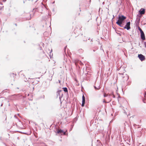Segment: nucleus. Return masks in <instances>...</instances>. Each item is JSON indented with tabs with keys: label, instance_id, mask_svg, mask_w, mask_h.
<instances>
[{
	"label": "nucleus",
	"instance_id": "f257e3e1",
	"mask_svg": "<svg viewBox=\"0 0 146 146\" xmlns=\"http://www.w3.org/2000/svg\"><path fill=\"white\" fill-rule=\"evenodd\" d=\"M114 97V96L113 95H108L106 94H104V97H106V98L104 100V102H109L111 100V97Z\"/></svg>",
	"mask_w": 146,
	"mask_h": 146
},
{
	"label": "nucleus",
	"instance_id": "f03ea898",
	"mask_svg": "<svg viewBox=\"0 0 146 146\" xmlns=\"http://www.w3.org/2000/svg\"><path fill=\"white\" fill-rule=\"evenodd\" d=\"M125 19L126 17L123 15L119 16L118 18V20L116 22V23L120 26L121 27V24L123 21Z\"/></svg>",
	"mask_w": 146,
	"mask_h": 146
},
{
	"label": "nucleus",
	"instance_id": "7ed1b4c3",
	"mask_svg": "<svg viewBox=\"0 0 146 146\" xmlns=\"http://www.w3.org/2000/svg\"><path fill=\"white\" fill-rule=\"evenodd\" d=\"M63 96V93L61 90H60L58 91L57 92V97H58L60 100H61V99L62 98Z\"/></svg>",
	"mask_w": 146,
	"mask_h": 146
},
{
	"label": "nucleus",
	"instance_id": "20e7f679",
	"mask_svg": "<svg viewBox=\"0 0 146 146\" xmlns=\"http://www.w3.org/2000/svg\"><path fill=\"white\" fill-rule=\"evenodd\" d=\"M57 135H65L66 132L63 131V130L61 129H58L57 130V133H56Z\"/></svg>",
	"mask_w": 146,
	"mask_h": 146
},
{
	"label": "nucleus",
	"instance_id": "39448f33",
	"mask_svg": "<svg viewBox=\"0 0 146 146\" xmlns=\"http://www.w3.org/2000/svg\"><path fill=\"white\" fill-rule=\"evenodd\" d=\"M138 57L140 60L141 61H143L145 60V56L141 54H139L138 55Z\"/></svg>",
	"mask_w": 146,
	"mask_h": 146
},
{
	"label": "nucleus",
	"instance_id": "423d86ee",
	"mask_svg": "<svg viewBox=\"0 0 146 146\" xmlns=\"http://www.w3.org/2000/svg\"><path fill=\"white\" fill-rule=\"evenodd\" d=\"M130 22H127L126 25L125 27H124V29H126L127 30H128L130 29Z\"/></svg>",
	"mask_w": 146,
	"mask_h": 146
},
{
	"label": "nucleus",
	"instance_id": "0eeeda50",
	"mask_svg": "<svg viewBox=\"0 0 146 146\" xmlns=\"http://www.w3.org/2000/svg\"><path fill=\"white\" fill-rule=\"evenodd\" d=\"M139 13L140 15L144 14L145 13V9L143 8H141L139 11Z\"/></svg>",
	"mask_w": 146,
	"mask_h": 146
},
{
	"label": "nucleus",
	"instance_id": "6e6552de",
	"mask_svg": "<svg viewBox=\"0 0 146 146\" xmlns=\"http://www.w3.org/2000/svg\"><path fill=\"white\" fill-rule=\"evenodd\" d=\"M82 106L84 107V104L85 103V98L84 95L82 97Z\"/></svg>",
	"mask_w": 146,
	"mask_h": 146
},
{
	"label": "nucleus",
	"instance_id": "1a4fd4ad",
	"mask_svg": "<svg viewBox=\"0 0 146 146\" xmlns=\"http://www.w3.org/2000/svg\"><path fill=\"white\" fill-rule=\"evenodd\" d=\"M141 33V38L143 40H145V35L143 32H142Z\"/></svg>",
	"mask_w": 146,
	"mask_h": 146
},
{
	"label": "nucleus",
	"instance_id": "9d476101",
	"mask_svg": "<svg viewBox=\"0 0 146 146\" xmlns=\"http://www.w3.org/2000/svg\"><path fill=\"white\" fill-rule=\"evenodd\" d=\"M100 85L99 86H98V85H97L96 84V83L95 84V85L94 86V87L95 89L96 90H98L100 88Z\"/></svg>",
	"mask_w": 146,
	"mask_h": 146
},
{
	"label": "nucleus",
	"instance_id": "9b49d317",
	"mask_svg": "<svg viewBox=\"0 0 146 146\" xmlns=\"http://www.w3.org/2000/svg\"><path fill=\"white\" fill-rule=\"evenodd\" d=\"M63 90L65 92H68V90L65 87L63 88Z\"/></svg>",
	"mask_w": 146,
	"mask_h": 146
},
{
	"label": "nucleus",
	"instance_id": "f8f14e48",
	"mask_svg": "<svg viewBox=\"0 0 146 146\" xmlns=\"http://www.w3.org/2000/svg\"><path fill=\"white\" fill-rule=\"evenodd\" d=\"M138 29L139 30V31H140V33L143 32V31H142V30H141V29L139 27Z\"/></svg>",
	"mask_w": 146,
	"mask_h": 146
},
{
	"label": "nucleus",
	"instance_id": "ddd939ff",
	"mask_svg": "<svg viewBox=\"0 0 146 146\" xmlns=\"http://www.w3.org/2000/svg\"><path fill=\"white\" fill-rule=\"evenodd\" d=\"M80 62V64L82 65V64H83L81 62Z\"/></svg>",
	"mask_w": 146,
	"mask_h": 146
},
{
	"label": "nucleus",
	"instance_id": "4468645a",
	"mask_svg": "<svg viewBox=\"0 0 146 146\" xmlns=\"http://www.w3.org/2000/svg\"><path fill=\"white\" fill-rule=\"evenodd\" d=\"M145 45V46H146V42H145L144 43Z\"/></svg>",
	"mask_w": 146,
	"mask_h": 146
},
{
	"label": "nucleus",
	"instance_id": "2eb2a0df",
	"mask_svg": "<svg viewBox=\"0 0 146 146\" xmlns=\"http://www.w3.org/2000/svg\"><path fill=\"white\" fill-rule=\"evenodd\" d=\"M125 76H126L127 77V75H126V74L125 75Z\"/></svg>",
	"mask_w": 146,
	"mask_h": 146
},
{
	"label": "nucleus",
	"instance_id": "dca6fc26",
	"mask_svg": "<svg viewBox=\"0 0 146 146\" xmlns=\"http://www.w3.org/2000/svg\"><path fill=\"white\" fill-rule=\"evenodd\" d=\"M75 64H76H76H77V63L76 62L75 63Z\"/></svg>",
	"mask_w": 146,
	"mask_h": 146
},
{
	"label": "nucleus",
	"instance_id": "f3484780",
	"mask_svg": "<svg viewBox=\"0 0 146 146\" xmlns=\"http://www.w3.org/2000/svg\"><path fill=\"white\" fill-rule=\"evenodd\" d=\"M2 105H3V104H2L1 105V106H2Z\"/></svg>",
	"mask_w": 146,
	"mask_h": 146
},
{
	"label": "nucleus",
	"instance_id": "a211bd4d",
	"mask_svg": "<svg viewBox=\"0 0 146 146\" xmlns=\"http://www.w3.org/2000/svg\"><path fill=\"white\" fill-rule=\"evenodd\" d=\"M100 9V8H99V10Z\"/></svg>",
	"mask_w": 146,
	"mask_h": 146
}]
</instances>
